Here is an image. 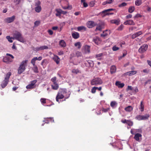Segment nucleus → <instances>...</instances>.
<instances>
[{
	"instance_id": "obj_1",
	"label": "nucleus",
	"mask_w": 151,
	"mask_h": 151,
	"mask_svg": "<svg viewBox=\"0 0 151 151\" xmlns=\"http://www.w3.org/2000/svg\"><path fill=\"white\" fill-rule=\"evenodd\" d=\"M27 62V60H23L22 62L18 69V74H21L25 71Z\"/></svg>"
},
{
	"instance_id": "obj_2",
	"label": "nucleus",
	"mask_w": 151,
	"mask_h": 151,
	"mask_svg": "<svg viewBox=\"0 0 151 151\" xmlns=\"http://www.w3.org/2000/svg\"><path fill=\"white\" fill-rule=\"evenodd\" d=\"M12 39H15L22 42H24V39L22 37V34L20 32L17 31H16L13 34Z\"/></svg>"
},
{
	"instance_id": "obj_3",
	"label": "nucleus",
	"mask_w": 151,
	"mask_h": 151,
	"mask_svg": "<svg viewBox=\"0 0 151 151\" xmlns=\"http://www.w3.org/2000/svg\"><path fill=\"white\" fill-rule=\"evenodd\" d=\"M67 93L66 90L64 89H62L58 92L56 97V100L57 102H58L59 99H62L64 98V95Z\"/></svg>"
},
{
	"instance_id": "obj_4",
	"label": "nucleus",
	"mask_w": 151,
	"mask_h": 151,
	"mask_svg": "<svg viewBox=\"0 0 151 151\" xmlns=\"http://www.w3.org/2000/svg\"><path fill=\"white\" fill-rule=\"evenodd\" d=\"M103 83L102 80L99 78H96L92 79L91 82L92 85L97 86Z\"/></svg>"
},
{
	"instance_id": "obj_5",
	"label": "nucleus",
	"mask_w": 151,
	"mask_h": 151,
	"mask_svg": "<svg viewBox=\"0 0 151 151\" xmlns=\"http://www.w3.org/2000/svg\"><path fill=\"white\" fill-rule=\"evenodd\" d=\"M56 79V77H54L51 79V81L53 83V84L51 85V86L53 89L55 90L58 89L59 88L58 84L57 83Z\"/></svg>"
},
{
	"instance_id": "obj_6",
	"label": "nucleus",
	"mask_w": 151,
	"mask_h": 151,
	"mask_svg": "<svg viewBox=\"0 0 151 151\" xmlns=\"http://www.w3.org/2000/svg\"><path fill=\"white\" fill-rule=\"evenodd\" d=\"M41 2L38 1H36L35 3V12L37 13L40 12L42 10V7L41 6Z\"/></svg>"
},
{
	"instance_id": "obj_7",
	"label": "nucleus",
	"mask_w": 151,
	"mask_h": 151,
	"mask_svg": "<svg viewBox=\"0 0 151 151\" xmlns=\"http://www.w3.org/2000/svg\"><path fill=\"white\" fill-rule=\"evenodd\" d=\"M148 46L147 44H144L141 46L138 50L139 52L142 53L146 51L148 48Z\"/></svg>"
},
{
	"instance_id": "obj_8",
	"label": "nucleus",
	"mask_w": 151,
	"mask_h": 151,
	"mask_svg": "<svg viewBox=\"0 0 151 151\" xmlns=\"http://www.w3.org/2000/svg\"><path fill=\"white\" fill-rule=\"evenodd\" d=\"M115 10V9H109L102 11V13L103 14H104L105 16L112 15L114 14V13L112 12L110 13L109 12L111 11H114Z\"/></svg>"
},
{
	"instance_id": "obj_9",
	"label": "nucleus",
	"mask_w": 151,
	"mask_h": 151,
	"mask_svg": "<svg viewBox=\"0 0 151 151\" xmlns=\"http://www.w3.org/2000/svg\"><path fill=\"white\" fill-rule=\"evenodd\" d=\"M87 26L88 28H92V27L97 25L96 23L94 22L93 21H89L87 22Z\"/></svg>"
},
{
	"instance_id": "obj_10",
	"label": "nucleus",
	"mask_w": 151,
	"mask_h": 151,
	"mask_svg": "<svg viewBox=\"0 0 151 151\" xmlns=\"http://www.w3.org/2000/svg\"><path fill=\"white\" fill-rule=\"evenodd\" d=\"M124 24L125 25H134L135 23L132 20L129 19L125 22Z\"/></svg>"
},
{
	"instance_id": "obj_11",
	"label": "nucleus",
	"mask_w": 151,
	"mask_h": 151,
	"mask_svg": "<svg viewBox=\"0 0 151 151\" xmlns=\"http://www.w3.org/2000/svg\"><path fill=\"white\" fill-rule=\"evenodd\" d=\"M3 62L6 63L8 64L12 62L13 60L12 59H10L9 57L5 56L3 58Z\"/></svg>"
},
{
	"instance_id": "obj_12",
	"label": "nucleus",
	"mask_w": 151,
	"mask_h": 151,
	"mask_svg": "<svg viewBox=\"0 0 151 151\" xmlns=\"http://www.w3.org/2000/svg\"><path fill=\"white\" fill-rule=\"evenodd\" d=\"M101 41V39L98 37H94L93 40V41L97 45L100 44Z\"/></svg>"
},
{
	"instance_id": "obj_13",
	"label": "nucleus",
	"mask_w": 151,
	"mask_h": 151,
	"mask_svg": "<svg viewBox=\"0 0 151 151\" xmlns=\"http://www.w3.org/2000/svg\"><path fill=\"white\" fill-rule=\"evenodd\" d=\"M31 63L33 65L32 69L34 72L36 73H38L39 72L38 68L37 66L35 65V63H34L31 61Z\"/></svg>"
},
{
	"instance_id": "obj_14",
	"label": "nucleus",
	"mask_w": 151,
	"mask_h": 151,
	"mask_svg": "<svg viewBox=\"0 0 151 151\" xmlns=\"http://www.w3.org/2000/svg\"><path fill=\"white\" fill-rule=\"evenodd\" d=\"M142 34V32L141 31H139L134 34H133L131 36V37L132 39H134L136 37L139 36Z\"/></svg>"
},
{
	"instance_id": "obj_15",
	"label": "nucleus",
	"mask_w": 151,
	"mask_h": 151,
	"mask_svg": "<svg viewBox=\"0 0 151 151\" xmlns=\"http://www.w3.org/2000/svg\"><path fill=\"white\" fill-rule=\"evenodd\" d=\"M15 19L14 16H13L12 17H8L5 19V21L8 23H11L14 21Z\"/></svg>"
},
{
	"instance_id": "obj_16",
	"label": "nucleus",
	"mask_w": 151,
	"mask_h": 151,
	"mask_svg": "<svg viewBox=\"0 0 151 151\" xmlns=\"http://www.w3.org/2000/svg\"><path fill=\"white\" fill-rule=\"evenodd\" d=\"M52 59L56 62L57 64H59L60 61V59L57 55H54Z\"/></svg>"
},
{
	"instance_id": "obj_17",
	"label": "nucleus",
	"mask_w": 151,
	"mask_h": 151,
	"mask_svg": "<svg viewBox=\"0 0 151 151\" xmlns=\"http://www.w3.org/2000/svg\"><path fill=\"white\" fill-rule=\"evenodd\" d=\"M142 135L139 133L136 134L134 137V138L137 141L140 142L139 137H141Z\"/></svg>"
},
{
	"instance_id": "obj_18",
	"label": "nucleus",
	"mask_w": 151,
	"mask_h": 151,
	"mask_svg": "<svg viewBox=\"0 0 151 151\" xmlns=\"http://www.w3.org/2000/svg\"><path fill=\"white\" fill-rule=\"evenodd\" d=\"M115 85L117 86L119 88H122L124 86V83H121L119 81H117L115 83Z\"/></svg>"
},
{
	"instance_id": "obj_19",
	"label": "nucleus",
	"mask_w": 151,
	"mask_h": 151,
	"mask_svg": "<svg viewBox=\"0 0 151 151\" xmlns=\"http://www.w3.org/2000/svg\"><path fill=\"white\" fill-rule=\"evenodd\" d=\"M116 68L115 65H113L111 66L110 68V72L111 74L116 72Z\"/></svg>"
},
{
	"instance_id": "obj_20",
	"label": "nucleus",
	"mask_w": 151,
	"mask_h": 151,
	"mask_svg": "<svg viewBox=\"0 0 151 151\" xmlns=\"http://www.w3.org/2000/svg\"><path fill=\"white\" fill-rule=\"evenodd\" d=\"M84 51L85 53H89L90 52V46L86 45L84 47Z\"/></svg>"
},
{
	"instance_id": "obj_21",
	"label": "nucleus",
	"mask_w": 151,
	"mask_h": 151,
	"mask_svg": "<svg viewBox=\"0 0 151 151\" xmlns=\"http://www.w3.org/2000/svg\"><path fill=\"white\" fill-rule=\"evenodd\" d=\"M137 73V71L136 70L132 71L126 73L125 74L126 75H128L129 76H131Z\"/></svg>"
},
{
	"instance_id": "obj_22",
	"label": "nucleus",
	"mask_w": 151,
	"mask_h": 151,
	"mask_svg": "<svg viewBox=\"0 0 151 151\" xmlns=\"http://www.w3.org/2000/svg\"><path fill=\"white\" fill-rule=\"evenodd\" d=\"M9 81L4 79L1 85V87L3 88H5L7 85Z\"/></svg>"
},
{
	"instance_id": "obj_23",
	"label": "nucleus",
	"mask_w": 151,
	"mask_h": 151,
	"mask_svg": "<svg viewBox=\"0 0 151 151\" xmlns=\"http://www.w3.org/2000/svg\"><path fill=\"white\" fill-rule=\"evenodd\" d=\"M42 59V57L41 56H40L38 58L37 57H34L33 58H32L31 60V61L34 63H35V61L37 60H41Z\"/></svg>"
},
{
	"instance_id": "obj_24",
	"label": "nucleus",
	"mask_w": 151,
	"mask_h": 151,
	"mask_svg": "<svg viewBox=\"0 0 151 151\" xmlns=\"http://www.w3.org/2000/svg\"><path fill=\"white\" fill-rule=\"evenodd\" d=\"M72 37L75 39H77L79 37V33L78 32H75L72 34Z\"/></svg>"
},
{
	"instance_id": "obj_25",
	"label": "nucleus",
	"mask_w": 151,
	"mask_h": 151,
	"mask_svg": "<svg viewBox=\"0 0 151 151\" xmlns=\"http://www.w3.org/2000/svg\"><path fill=\"white\" fill-rule=\"evenodd\" d=\"M59 44L63 47H65L66 46V43L63 40H60L59 42Z\"/></svg>"
},
{
	"instance_id": "obj_26",
	"label": "nucleus",
	"mask_w": 151,
	"mask_h": 151,
	"mask_svg": "<svg viewBox=\"0 0 151 151\" xmlns=\"http://www.w3.org/2000/svg\"><path fill=\"white\" fill-rule=\"evenodd\" d=\"M150 115L149 114H146L144 115H142V120H145L148 119L150 117Z\"/></svg>"
},
{
	"instance_id": "obj_27",
	"label": "nucleus",
	"mask_w": 151,
	"mask_h": 151,
	"mask_svg": "<svg viewBox=\"0 0 151 151\" xmlns=\"http://www.w3.org/2000/svg\"><path fill=\"white\" fill-rule=\"evenodd\" d=\"M133 108L130 106H128L125 108V110L128 112H130L133 110Z\"/></svg>"
},
{
	"instance_id": "obj_28",
	"label": "nucleus",
	"mask_w": 151,
	"mask_h": 151,
	"mask_svg": "<svg viewBox=\"0 0 151 151\" xmlns=\"http://www.w3.org/2000/svg\"><path fill=\"white\" fill-rule=\"evenodd\" d=\"M61 9H56V11L57 13L55 14L56 16L58 17L60 16L61 14Z\"/></svg>"
},
{
	"instance_id": "obj_29",
	"label": "nucleus",
	"mask_w": 151,
	"mask_h": 151,
	"mask_svg": "<svg viewBox=\"0 0 151 151\" xmlns=\"http://www.w3.org/2000/svg\"><path fill=\"white\" fill-rule=\"evenodd\" d=\"M12 75V73L11 72H8L6 75V77H5L4 79L9 81V79L10 76Z\"/></svg>"
},
{
	"instance_id": "obj_30",
	"label": "nucleus",
	"mask_w": 151,
	"mask_h": 151,
	"mask_svg": "<svg viewBox=\"0 0 151 151\" xmlns=\"http://www.w3.org/2000/svg\"><path fill=\"white\" fill-rule=\"evenodd\" d=\"M103 55V53H101L99 54H96V58H97V59L99 60H101V58Z\"/></svg>"
},
{
	"instance_id": "obj_31",
	"label": "nucleus",
	"mask_w": 151,
	"mask_h": 151,
	"mask_svg": "<svg viewBox=\"0 0 151 151\" xmlns=\"http://www.w3.org/2000/svg\"><path fill=\"white\" fill-rule=\"evenodd\" d=\"M72 72L75 74H77L79 73H81V71L78 69H73L72 70Z\"/></svg>"
},
{
	"instance_id": "obj_32",
	"label": "nucleus",
	"mask_w": 151,
	"mask_h": 151,
	"mask_svg": "<svg viewBox=\"0 0 151 151\" xmlns=\"http://www.w3.org/2000/svg\"><path fill=\"white\" fill-rule=\"evenodd\" d=\"M134 9L135 8L134 6H130L128 9V12L130 13H132L134 11Z\"/></svg>"
},
{
	"instance_id": "obj_33",
	"label": "nucleus",
	"mask_w": 151,
	"mask_h": 151,
	"mask_svg": "<svg viewBox=\"0 0 151 151\" xmlns=\"http://www.w3.org/2000/svg\"><path fill=\"white\" fill-rule=\"evenodd\" d=\"M35 87V86H34L32 84L30 83L27 85L26 88L27 89H32Z\"/></svg>"
},
{
	"instance_id": "obj_34",
	"label": "nucleus",
	"mask_w": 151,
	"mask_h": 151,
	"mask_svg": "<svg viewBox=\"0 0 151 151\" xmlns=\"http://www.w3.org/2000/svg\"><path fill=\"white\" fill-rule=\"evenodd\" d=\"M77 29L78 31H80L82 30H84V31H86V28L84 26H81L78 27Z\"/></svg>"
},
{
	"instance_id": "obj_35",
	"label": "nucleus",
	"mask_w": 151,
	"mask_h": 151,
	"mask_svg": "<svg viewBox=\"0 0 151 151\" xmlns=\"http://www.w3.org/2000/svg\"><path fill=\"white\" fill-rule=\"evenodd\" d=\"M142 4V0H136L135 1V4L136 5L139 6Z\"/></svg>"
},
{
	"instance_id": "obj_36",
	"label": "nucleus",
	"mask_w": 151,
	"mask_h": 151,
	"mask_svg": "<svg viewBox=\"0 0 151 151\" xmlns=\"http://www.w3.org/2000/svg\"><path fill=\"white\" fill-rule=\"evenodd\" d=\"M74 45L75 46L77 47L78 49H80L81 47V43L80 42H78L76 43Z\"/></svg>"
},
{
	"instance_id": "obj_37",
	"label": "nucleus",
	"mask_w": 151,
	"mask_h": 151,
	"mask_svg": "<svg viewBox=\"0 0 151 151\" xmlns=\"http://www.w3.org/2000/svg\"><path fill=\"white\" fill-rule=\"evenodd\" d=\"M95 4V1H92L90 2L89 4V6L91 7H92L94 6Z\"/></svg>"
},
{
	"instance_id": "obj_38",
	"label": "nucleus",
	"mask_w": 151,
	"mask_h": 151,
	"mask_svg": "<svg viewBox=\"0 0 151 151\" xmlns=\"http://www.w3.org/2000/svg\"><path fill=\"white\" fill-rule=\"evenodd\" d=\"M144 105L143 104V102L141 101L140 103V109L141 111L142 112L144 111Z\"/></svg>"
},
{
	"instance_id": "obj_39",
	"label": "nucleus",
	"mask_w": 151,
	"mask_h": 151,
	"mask_svg": "<svg viewBox=\"0 0 151 151\" xmlns=\"http://www.w3.org/2000/svg\"><path fill=\"white\" fill-rule=\"evenodd\" d=\"M127 124L129 126H132L133 125V122L130 120H127Z\"/></svg>"
},
{
	"instance_id": "obj_40",
	"label": "nucleus",
	"mask_w": 151,
	"mask_h": 151,
	"mask_svg": "<svg viewBox=\"0 0 151 151\" xmlns=\"http://www.w3.org/2000/svg\"><path fill=\"white\" fill-rule=\"evenodd\" d=\"M13 37H10L9 36H7L6 37V38L8 40V41L10 42H12L13 41L12 40Z\"/></svg>"
},
{
	"instance_id": "obj_41",
	"label": "nucleus",
	"mask_w": 151,
	"mask_h": 151,
	"mask_svg": "<svg viewBox=\"0 0 151 151\" xmlns=\"http://www.w3.org/2000/svg\"><path fill=\"white\" fill-rule=\"evenodd\" d=\"M135 119L139 120L140 121L142 120V115H137L135 117Z\"/></svg>"
},
{
	"instance_id": "obj_42",
	"label": "nucleus",
	"mask_w": 151,
	"mask_h": 151,
	"mask_svg": "<svg viewBox=\"0 0 151 151\" xmlns=\"http://www.w3.org/2000/svg\"><path fill=\"white\" fill-rule=\"evenodd\" d=\"M127 5V4L125 2H123L119 5V7H122L126 6Z\"/></svg>"
},
{
	"instance_id": "obj_43",
	"label": "nucleus",
	"mask_w": 151,
	"mask_h": 151,
	"mask_svg": "<svg viewBox=\"0 0 151 151\" xmlns=\"http://www.w3.org/2000/svg\"><path fill=\"white\" fill-rule=\"evenodd\" d=\"M102 30V27L101 25L98 26H97L95 29V31H97V30H99V31H101Z\"/></svg>"
},
{
	"instance_id": "obj_44",
	"label": "nucleus",
	"mask_w": 151,
	"mask_h": 151,
	"mask_svg": "<svg viewBox=\"0 0 151 151\" xmlns=\"http://www.w3.org/2000/svg\"><path fill=\"white\" fill-rule=\"evenodd\" d=\"M76 55L77 57H78L81 56L82 53L81 52L77 51L76 52Z\"/></svg>"
},
{
	"instance_id": "obj_45",
	"label": "nucleus",
	"mask_w": 151,
	"mask_h": 151,
	"mask_svg": "<svg viewBox=\"0 0 151 151\" xmlns=\"http://www.w3.org/2000/svg\"><path fill=\"white\" fill-rule=\"evenodd\" d=\"M40 47L41 50H43L44 49H47L48 48V47L45 45L42 46Z\"/></svg>"
},
{
	"instance_id": "obj_46",
	"label": "nucleus",
	"mask_w": 151,
	"mask_h": 151,
	"mask_svg": "<svg viewBox=\"0 0 151 151\" xmlns=\"http://www.w3.org/2000/svg\"><path fill=\"white\" fill-rule=\"evenodd\" d=\"M124 27V26L122 24H121L118 27L117 30L119 31H121L123 29Z\"/></svg>"
},
{
	"instance_id": "obj_47",
	"label": "nucleus",
	"mask_w": 151,
	"mask_h": 151,
	"mask_svg": "<svg viewBox=\"0 0 151 151\" xmlns=\"http://www.w3.org/2000/svg\"><path fill=\"white\" fill-rule=\"evenodd\" d=\"M116 102L115 101H112L110 103V106L111 107H114L116 104Z\"/></svg>"
},
{
	"instance_id": "obj_48",
	"label": "nucleus",
	"mask_w": 151,
	"mask_h": 151,
	"mask_svg": "<svg viewBox=\"0 0 151 151\" xmlns=\"http://www.w3.org/2000/svg\"><path fill=\"white\" fill-rule=\"evenodd\" d=\"M108 35V34L106 33L105 31H104L103 33L101 34V36L103 37H104Z\"/></svg>"
},
{
	"instance_id": "obj_49",
	"label": "nucleus",
	"mask_w": 151,
	"mask_h": 151,
	"mask_svg": "<svg viewBox=\"0 0 151 151\" xmlns=\"http://www.w3.org/2000/svg\"><path fill=\"white\" fill-rule=\"evenodd\" d=\"M96 88H97L96 87H94L92 88L91 91L92 93H94L96 92Z\"/></svg>"
},
{
	"instance_id": "obj_50",
	"label": "nucleus",
	"mask_w": 151,
	"mask_h": 151,
	"mask_svg": "<svg viewBox=\"0 0 151 151\" xmlns=\"http://www.w3.org/2000/svg\"><path fill=\"white\" fill-rule=\"evenodd\" d=\"M13 0V2L16 5L19 4L21 1V0Z\"/></svg>"
},
{
	"instance_id": "obj_51",
	"label": "nucleus",
	"mask_w": 151,
	"mask_h": 151,
	"mask_svg": "<svg viewBox=\"0 0 151 151\" xmlns=\"http://www.w3.org/2000/svg\"><path fill=\"white\" fill-rule=\"evenodd\" d=\"M119 48L116 47V46H114L112 48V50L114 51H116L118 50L119 49Z\"/></svg>"
},
{
	"instance_id": "obj_52",
	"label": "nucleus",
	"mask_w": 151,
	"mask_h": 151,
	"mask_svg": "<svg viewBox=\"0 0 151 151\" xmlns=\"http://www.w3.org/2000/svg\"><path fill=\"white\" fill-rule=\"evenodd\" d=\"M41 102L43 104H45L46 103V99L45 98H42L40 99Z\"/></svg>"
},
{
	"instance_id": "obj_53",
	"label": "nucleus",
	"mask_w": 151,
	"mask_h": 151,
	"mask_svg": "<svg viewBox=\"0 0 151 151\" xmlns=\"http://www.w3.org/2000/svg\"><path fill=\"white\" fill-rule=\"evenodd\" d=\"M40 23V21H36L34 23L35 25L37 26L39 25Z\"/></svg>"
},
{
	"instance_id": "obj_54",
	"label": "nucleus",
	"mask_w": 151,
	"mask_h": 151,
	"mask_svg": "<svg viewBox=\"0 0 151 151\" xmlns=\"http://www.w3.org/2000/svg\"><path fill=\"white\" fill-rule=\"evenodd\" d=\"M132 14H129L126 16V19L131 18L132 17Z\"/></svg>"
},
{
	"instance_id": "obj_55",
	"label": "nucleus",
	"mask_w": 151,
	"mask_h": 151,
	"mask_svg": "<svg viewBox=\"0 0 151 151\" xmlns=\"http://www.w3.org/2000/svg\"><path fill=\"white\" fill-rule=\"evenodd\" d=\"M37 80H35L32 81H31L30 83L32 84L34 86H35V83L37 82Z\"/></svg>"
},
{
	"instance_id": "obj_56",
	"label": "nucleus",
	"mask_w": 151,
	"mask_h": 151,
	"mask_svg": "<svg viewBox=\"0 0 151 151\" xmlns=\"http://www.w3.org/2000/svg\"><path fill=\"white\" fill-rule=\"evenodd\" d=\"M132 87L131 86H128L127 87V91H128V90L132 91Z\"/></svg>"
},
{
	"instance_id": "obj_57",
	"label": "nucleus",
	"mask_w": 151,
	"mask_h": 151,
	"mask_svg": "<svg viewBox=\"0 0 151 151\" xmlns=\"http://www.w3.org/2000/svg\"><path fill=\"white\" fill-rule=\"evenodd\" d=\"M137 28V27H131L129 28V30L133 31L134 29H135Z\"/></svg>"
},
{
	"instance_id": "obj_58",
	"label": "nucleus",
	"mask_w": 151,
	"mask_h": 151,
	"mask_svg": "<svg viewBox=\"0 0 151 151\" xmlns=\"http://www.w3.org/2000/svg\"><path fill=\"white\" fill-rule=\"evenodd\" d=\"M120 21L119 20H115L114 24L118 25L119 24Z\"/></svg>"
},
{
	"instance_id": "obj_59",
	"label": "nucleus",
	"mask_w": 151,
	"mask_h": 151,
	"mask_svg": "<svg viewBox=\"0 0 151 151\" xmlns=\"http://www.w3.org/2000/svg\"><path fill=\"white\" fill-rule=\"evenodd\" d=\"M141 17V15L139 14H136L135 16L134 17V18H137L138 17Z\"/></svg>"
},
{
	"instance_id": "obj_60",
	"label": "nucleus",
	"mask_w": 151,
	"mask_h": 151,
	"mask_svg": "<svg viewBox=\"0 0 151 151\" xmlns=\"http://www.w3.org/2000/svg\"><path fill=\"white\" fill-rule=\"evenodd\" d=\"M48 32L49 33V35H52L53 34V31L51 30H48Z\"/></svg>"
},
{
	"instance_id": "obj_61",
	"label": "nucleus",
	"mask_w": 151,
	"mask_h": 151,
	"mask_svg": "<svg viewBox=\"0 0 151 151\" xmlns=\"http://www.w3.org/2000/svg\"><path fill=\"white\" fill-rule=\"evenodd\" d=\"M41 50V48H40V47H36L35 48V51H38L39 50Z\"/></svg>"
},
{
	"instance_id": "obj_62",
	"label": "nucleus",
	"mask_w": 151,
	"mask_h": 151,
	"mask_svg": "<svg viewBox=\"0 0 151 151\" xmlns=\"http://www.w3.org/2000/svg\"><path fill=\"white\" fill-rule=\"evenodd\" d=\"M6 55L10 57L12 59H14V57L11 54L9 53H7L6 54Z\"/></svg>"
},
{
	"instance_id": "obj_63",
	"label": "nucleus",
	"mask_w": 151,
	"mask_h": 151,
	"mask_svg": "<svg viewBox=\"0 0 151 151\" xmlns=\"http://www.w3.org/2000/svg\"><path fill=\"white\" fill-rule=\"evenodd\" d=\"M106 1L107 4H109L111 3L113 1V0H107Z\"/></svg>"
},
{
	"instance_id": "obj_64",
	"label": "nucleus",
	"mask_w": 151,
	"mask_h": 151,
	"mask_svg": "<svg viewBox=\"0 0 151 151\" xmlns=\"http://www.w3.org/2000/svg\"><path fill=\"white\" fill-rule=\"evenodd\" d=\"M83 4V7H86L88 6V5L87 3L86 2H84Z\"/></svg>"
}]
</instances>
